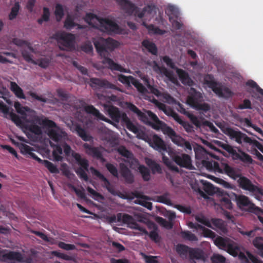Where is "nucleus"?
Here are the masks:
<instances>
[{
    "mask_svg": "<svg viewBox=\"0 0 263 263\" xmlns=\"http://www.w3.org/2000/svg\"><path fill=\"white\" fill-rule=\"evenodd\" d=\"M156 221L161 226H162L163 227H164L167 229H170L172 228L173 226V222L167 221L166 219H165L162 217H157Z\"/></svg>",
    "mask_w": 263,
    "mask_h": 263,
    "instance_id": "nucleus-47",
    "label": "nucleus"
},
{
    "mask_svg": "<svg viewBox=\"0 0 263 263\" xmlns=\"http://www.w3.org/2000/svg\"><path fill=\"white\" fill-rule=\"evenodd\" d=\"M148 226L153 229V231L150 232L149 235L150 238L155 242H158L160 240V237L157 232V229L155 224L153 223H150Z\"/></svg>",
    "mask_w": 263,
    "mask_h": 263,
    "instance_id": "nucleus-44",
    "label": "nucleus"
},
{
    "mask_svg": "<svg viewBox=\"0 0 263 263\" xmlns=\"http://www.w3.org/2000/svg\"><path fill=\"white\" fill-rule=\"evenodd\" d=\"M166 13L170 17H171L173 18V16H178L179 14V11L178 9L173 5H168L166 10Z\"/></svg>",
    "mask_w": 263,
    "mask_h": 263,
    "instance_id": "nucleus-45",
    "label": "nucleus"
},
{
    "mask_svg": "<svg viewBox=\"0 0 263 263\" xmlns=\"http://www.w3.org/2000/svg\"><path fill=\"white\" fill-rule=\"evenodd\" d=\"M200 182L202 185V190L208 195H213L216 193L218 188L215 187L213 184L209 182L200 179Z\"/></svg>",
    "mask_w": 263,
    "mask_h": 263,
    "instance_id": "nucleus-33",
    "label": "nucleus"
},
{
    "mask_svg": "<svg viewBox=\"0 0 263 263\" xmlns=\"http://www.w3.org/2000/svg\"><path fill=\"white\" fill-rule=\"evenodd\" d=\"M74 18L73 15L68 14L64 21V27L67 29H71L75 26H78V29L83 28L82 26L74 22Z\"/></svg>",
    "mask_w": 263,
    "mask_h": 263,
    "instance_id": "nucleus-34",
    "label": "nucleus"
},
{
    "mask_svg": "<svg viewBox=\"0 0 263 263\" xmlns=\"http://www.w3.org/2000/svg\"><path fill=\"white\" fill-rule=\"evenodd\" d=\"M164 216L168 219V221L172 222L176 218V214L174 212L167 211L165 212Z\"/></svg>",
    "mask_w": 263,
    "mask_h": 263,
    "instance_id": "nucleus-64",
    "label": "nucleus"
},
{
    "mask_svg": "<svg viewBox=\"0 0 263 263\" xmlns=\"http://www.w3.org/2000/svg\"><path fill=\"white\" fill-rule=\"evenodd\" d=\"M153 103L160 110H162L166 115L172 117L176 122L182 125L183 121L179 115L175 112L171 108L167 107L165 104L159 102L157 100L153 99Z\"/></svg>",
    "mask_w": 263,
    "mask_h": 263,
    "instance_id": "nucleus-24",
    "label": "nucleus"
},
{
    "mask_svg": "<svg viewBox=\"0 0 263 263\" xmlns=\"http://www.w3.org/2000/svg\"><path fill=\"white\" fill-rule=\"evenodd\" d=\"M251 102L249 99L243 100L242 103L239 104L236 108L239 109H251Z\"/></svg>",
    "mask_w": 263,
    "mask_h": 263,
    "instance_id": "nucleus-56",
    "label": "nucleus"
},
{
    "mask_svg": "<svg viewBox=\"0 0 263 263\" xmlns=\"http://www.w3.org/2000/svg\"><path fill=\"white\" fill-rule=\"evenodd\" d=\"M180 111L181 113L186 115L195 125H197V119L196 117H195L194 115H193L189 112L186 111L184 108H183L182 107L180 108Z\"/></svg>",
    "mask_w": 263,
    "mask_h": 263,
    "instance_id": "nucleus-57",
    "label": "nucleus"
},
{
    "mask_svg": "<svg viewBox=\"0 0 263 263\" xmlns=\"http://www.w3.org/2000/svg\"><path fill=\"white\" fill-rule=\"evenodd\" d=\"M169 155L172 157L174 161L178 165L188 169H192L193 166L191 164V158L187 155L182 154L181 155L174 156L172 152L171 155Z\"/></svg>",
    "mask_w": 263,
    "mask_h": 263,
    "instance_id": "nucleus-26",
    "label": "nucleus"
},
{
    "mask_svg": "<svg viewBox=\"0 0 263 263\" xmlns=\"http://www.w3.org/2000/svg\"><path fill=\"white\" fill-rule=\"evenodd\" d=\"M181 237L184 239L193 241L196 240V236L189 231H182L180 233Z\"/></svg>",
    "mask_w": 263,
    "mask_h": 263,
    "instance_id": "nucleus-51",
    "label": "nucleus"
},
{
    "mask_svg": "<svg viewBox=\"0 0 263 263\" xmlns=\"http://www.w3.org/2000/svg\"><path fill=\"white\" fill-rule=\"evenodd\" d=\"M107 170L115 176H118V171L116 167L111 164L107 163L106 165Z\"/></svg>",
    "mask_w": 263,
    "mask_h": 263,
    "instance_id": "nucleus-63",
    "label": "nucleus"
},
{
    "mask_svg": "<svg viewBox=\"0 0 263 263\" xmlns=\"http://www.w3.org/2000/svg\"><path fill=\"white\" fill-rule=\"evenodd\" d=\"M10 89L18 98L25 99L22 89L15 82H10Z\"/></svg>",
    "mask_w": 263,
    "mask_h": 263,
    "instance_id": "nucleus-35",
    "label": "nucleus"
},
{
    "mask_svg": "<svg viewBox=\"0 0 263 263\" xmlns=\"http://www.w3.org/2000/svg\"><path fill=\"white\" fill-rule=\"evenodd\" d=\"M162 96L164 101L166 103L170 104L175 103V100L170 95L167 93H163Z\"/></svg>",
    "mask_w": 263,
    "mask_h": 263,
    "instance_id": "nucleus-60",
    "label": "nucleus"
},
{
    "mask_svg": "<svg viewBox=\"0 0 263 263\" xmlns=\"http://www.w3.org/2000/svg\"><path fill=\"white\" fill-rule=\"evenodd\" d=\"M27 46V49L29 52V54L28 53L27 50H24L22 51V55L26 61L34 65H38L41 67L44 68L49 66L50 62V59L49 58L44 57L36 60L34 57L35 52L33 49L29 45Z\"/></svg>",
    "mask_w": 263,
    "mask_h": 263,
    "instance_id": "nucleus-18",
    "label": "nucleus"
},
{
    "mask_svg": "<svg viewBox=\"0 0 263 263\" xmlns=\"http://www.w3.org/2000/svg\"><path fill=\"white\" fill-rule=\"evenodd\" d=\"M149 145L154 149L161 153L162 155L163 162L171 170L178 172V168L167 157L164 155V152L171 155V148L166 145L164 141L157 135H154L148 140Z\"/></svg>",
    "mask_w": 263,
    "mask_h": 263,
    "instance_id": "nucleus-10",
    "label": "nucleus"
},
{
    "mask_svg": "<svg viewBox=\"0 0 263 263\" xmlns=\"http://www.w3.org/2000/svg\"><path fill=\"white\" fill-rule=\"evenodd\" d=\"M14 107L21 117L10 112L9 107L3 102H0V112L3 114L4 117L10 118L24 132L28 130L36 135H40L42 134L43 128L46 127L47 135L55 142L62 141L66 137V133L57 127L53 122L37 116L35 112L28 107L22 106L17 101L14 102Z\"/></svg>",
    "mask_w": 263,
    "mask_h": 263,
    "instance_id": "nucleus-1",
    "label": "nucleus"
},
{
    "mask_svg": "<svg viewBox=\"0 0 263 263\" xmlns=\"http://www.w3.org/2000/svg\"><path fill=\"white\" fill-rule=\"evenodd\" d=\"M139 76L144 81L145 85L147 86V88L144 87L132 76L126 77L123 75H119L118 76V80L121 83L128 85L133 84L137 90L142 93L145 94L146 92H151L158 97L161 96V92L157 88L150 85L146 77H142L140 74Z\"/></svg>",
    "mask_w": 263,
    "mask_h": 263,
    "instance_id": "nucleus-11",
    "label": "nucleus"
},
{
    "mask_svg": "<svg viewBox=\"0 0 263 263\" xmlns=\"http://www.w3.org/2000/svg\"><path fill=\"white\" fill-rule=\"evenodd\" d=\"M143 25L145 26L146 28L147 29V30L150 34H163V32L160 29H158L157 27H155L153 25H149L147 26L146 25L145 22L143 23Z\"/></svg>",
    "mask_w": 263,
    "mask_h": 263,
    "instance_id": "nucleus-52",
    "label": "nucleus"
},
{
    "mask_svg": "<svg viewBox=\"0 0 263 263\" xmlns=\"http://www.w3.org/2000/svg\"><path fill=\"white\" fill-rule=\"evenodd\" d=\"M34 233L35 235L39 236L41 238H42L44 240L50 243V244H54V243H56V241L54 239H53L52 238L48 237L47 235H46L45 234H44V233H43L42 232L35 231V232H34Z\"/></svg>",
    "mask_w": 263,
    "mask_h": 263,
    "instance_id": "nucleus-53",
    "label": "nucleus"
},
{
    "mask_svg": "<svg viewBox=\"0 0 263 263\" xmlns=\"http://www.w3.org/2000/svg\"><path fill=\"white\" fill-rule=\"evenodd\" d=\"M220 204L224 209L231 210L233 208L232 203L229 197H222L220 200Z\"/></svg>",
    "mask_w": 263,
    "mask_h": 263,
    "instance_id": "nucleus-50",
    "label": "nucleus"
},
{
    "mask_svg": "<svg viewBox=\"0 0 263 263\" xmlns=\"http://www.w3.org/2000/svg\"><path fill=\"white\" fill-rule=\"evenodd\" d=\"M84 141H88L91 139V137L79 126H76L72 129Z\"/></svg>",
    "mask_w": 263,
    "mask_h": 263,
    "instance_id": "nucleus-37",
    "label": "nucleus"
},
{
    "mask_svg": "<svg viewBox=\"0 0 263 263\" xmlns=\"http://www.w3.org/2000/svg\"><path fill=\"white\" fill-rule=\"evenodd\" d=\"M253 244L261 254L263 251V238L261 237H256L253 241Z\"/></svg>",
    "mask_w": 263,
    "mask_h": 263,
    "instance_id": "nucleus-48",
    "label": "nucleus"
},
{
    "mask_svg": "<svg viewBox=\"0 0 263 263\" xmlns=\"http://www.w3.org/2000/svg\"><path fill=\"white\" fill-rule=\"evenodd\" d=\"M201 97L202 94L198 92V119H201L203 116L206 118L210 117L209 111L211 106L207 103L199 101V99Z\"/></svg>",
    "mask_w": 263,
    "mask_h": 263,
    "instance_id": "nucleus-27",
    "label": "nucleus"
},
{
    "mask_svg": "<svg viewBox=\"0 0 263 263\" xmlns=\"http://www.w3.org/2000/svg\"><path fill=\"white\" fill-rule=\"evenodd\" d=\"M198 222L215 230L221 235L226 234L228 232L227 225L225 221L221 219H209L205 216H198Z\"/></svg>",
    "mask_w": 263,
    "mask_h": 263,
    "instance_id": "nucleus-13",
    "label": "nucleus"
},
{
    "mask_svg": "<svg viewBox=\"0 0 263 263\" xmlns=\"http://www.w3.org/2000/svg\"><path fill=\"white\" fill-rule=\"evenodd\" d=\"M176 73L182 84L189 86H192L193 85V81L191 79L186 72L181 69L177 68Z\"/></svg>",
    "mask_w": 263,
    "mask_h": 263,
    "instance_id": "nucleus-32",
    "label": "nucleus"
},
{
    "mask_svg": "<svg viewBox=\"0 0 263 263\" xmlns=\"http://www.w3.org/2000/svg\"><path fill=\"white\" fill-rule=\"evenodd\" d=\"M85 151L87 154L97 158H101L102 153L103 151L102 148L92 147L89 144L85 143L83 145Z\"/></svg>",
    "mask_w": 263,
    "mask_h": 263,
    "instance_id": "nucleus-31",
    "label": "nucleus"
},
{
    "mask_svg": "<svg viewBox=\"0 0 263 263\" xmlns=\"http://www.w3.org/2000/svg\"><path fill=\"white\" fill-rule=\"evenodd\" d=\"M94 45L101 55L105 56L107 50H112L119 46V43L111 39L99 38L94 41Z\"/></svg>",
    "mask_w": 263,
    "mask_h": 263,
    "instance_id": "nucleus-19",
    "label": "nucleus"
},
{
    "mask_svg": "<svg viewBox=\"0 0 263 263\" xmlns=\"http://www.w3.org/2000/svg\"><path fill=\"white\" fill-rule=\"evenodd\" d=\"M197 99L196 98L193 96H190L188 98L187 100V103L192 107L194 108H197Z\"/></svg>",
    "mask_w": 263,
    "mask_h": 263,
    "instance_id": "nucleus-62",
    "label": "nucleus"
},
{
    "mask_svg": "<svg viewBox=\"0 0 263 263\" xmlns=\"http://www.w3.org/2000/svg\"><path fill=\"white\" fill-rule=\"evenodd\" d=\"M153 69L157 73L165 76L168 81H170L176 85H179V82L175 76L174 75L172 71L167 70L165 67L159 66L155 62L153 65Z\"/></svg>",
    "mask_w": 263,
    "mask_h": 263,
    "instance_id": "nucleus-25",
    "label": "nucleus"
},
{
    "mask_svg": "<svg viewBox=\"0 0 263 263\" xmlns=\"http://www.w3.org/2000/svg\"><path fill=\"white\" fill-rule=\"evenodd\" d=\"M133 202L136 204H140L150 210L152 209V203L150 201L151 198L141 193H136L135 197L133 198Z\"/></svg>",
    "mask_w": 263,
    "mask_h": 263,
    "instance_id": "nucleus-28",
    "label": "nucleus"
},
{
    "mask_svg": "<svg viewBox=\"0 0 263 263\" xmlns=\"http://www.w3.org/2000/svg\"><path fill=\"white\" fill-rule=\"evenodd\" d=\"M60 48L62 50H70L74 48L75 36L73 34L65 32H58L54 35Z\"/></svg>",
    "mask_w": 263,
    "mask_h": 263,
    "instance_id": "nucleus-16",
    "label": "nucleus"
},
{
    "mask_svg": "<svg viewBox=\"0 0 263 263\" xmlns=\"http://www.w3.org/2000/svg\"><path fill=\"white\" fill-rule=\"evenodd\" d=\"M61 169L63 173L68 177H70L71 175H73L72 174L70 173V171L69 170L68 167L66 163H62L61 164Z\"/></svg>",
    "mask_w": 263,
    "mask_h": 263,
    "instance_id": "nucleus-61",
    "label": "nucleus"
},
{
    "mask_svg": "<svg viewBox=\"0 0 263 263\" xmlns=\"http://www.w3.org/2000/svg\"><path fill=\"white\" fill-rule=\"evenodd\" d=\"M156 200L157 202L163 203L168 205H172L168 193H165L164 195L157 196Z\"/></svg>",
    "mask_w": 263,
    "mask_h": 263,
    "instance_id": "nucleus-43",
    "label": "nucleus"
},
{
    "mask_svg": "<svg viewBox=\"0 0 263 263\" xmlns=\"http://www.w3.org/2000/svg\"><path fill=\"white\" fill-rule=\"evenodd\" d=\"M145 163L151 168L153 173L161 172L160 166L154 160L149 158H145Z\"/></svg>",
    "mask_w": 263,
    "mask_h": 263,
    "instance_id": "nucleus-40",
    "label": "nucleus"
},
{
    "mask_svg": "<svg viewBox=\"0 0 263 263\" xmlns=\"http://www.w3.org/2000/svg\"><path fill=\"white\" fill-rule=\"evenodd\" d=\"M58 245L60 248L67 251L72 250L76 249L74 245L71 244H66L63 242H58Z\"/></svg>",
    "mask_w": 263,
    "mask_h": 263,
    "instance_id": "nucleus-58",
    "label": "nucleus"
},
{
    "mask_svg": "<svg viewBox=\"0 0 263 263\" xmlns=\"http://www.w3.org/2000/svg\"><path fill=\"white\" fill-rule=\"evenodd\" d=\"M123 9L129 14L138 16L140 18L148 21L154 17L157 13V9L154 6H148L142 11H139L138 7L127 0H115Z\"/></svg>",
    "mask_w": 263,
    "mask_h": 263,
    "instance_id": "nucleus-9",
    "label": "nucleus"
},
{
    "mask_svg": "<svg viewBox=\"0 0 263 263\" xmlns=\"http://www.w3.org/2000/svg\"><path fill=\"white\" fill-rule=\"evenodd\" d=\"M90 86L95 88H97L99 86H105L107 87H111V85L108 82L100 80L97 79H91L90 82Z\"/></svg>",
    "mask_w": 263,
    "mask_h": 263,
    "instance_id": "nucleus-38",
    "label": "nucleus"
},
{
    "mask_svg": "<svg viewBox=\"0 0 263 263\" xmlns=\"http://www.w3.org/2000/svg\"><path fill=\"white\" fill-rule=\"evenodd\" d=\"M202 165L208 171L224 173L231 178L237 180L239 187L242 190L248 191L255 198L260 200V196H263V189L253 183L247 177L241 176L236 170L227 163L218 162L213 160H202Z\"/></svg>",
    "mask_w": 263,
    "mask_h": 263,
    "instance_id": "nucleus-2",
    "label": "nucleus"
},
{
    "mask_svg": "<svg viewBox=\"0 0 263 263\" xmlns=\"http://www.w3.org/2000/svg\"><path fill=\"white\" fill-rule=\"evenodd\" d=\"M175 249L179 255L183 258L185 257L187 254L189 253L190 262L191 263H196L197 254L195 249L189 248L188 247L181 244L177 245Z\"/></svg>",
    "mask_w": 263,
    "mask_h": 263,
    "instance_id": "nucleus-22",
    "label": "nucleus"
},
{
    "mask_svg": "<svg viewBox=\"0 0 263 263\" xmlns=\"http://www.w3.org/2000/svg\"><path fill=\"white\" fill-rule=\"evenodd\" d=\"M85 21L90 26L98 28L101 31L108 33H119L121 29L113 21L108 18H103L91 13H87Z\"/></svg>",
    "mask_w": 263,
    "mask_h": 263,
    "instance_id": "nucleus-8",
    "label": "nucleus"
},
{
    "mask_svg": "<svg viewBox=\"0 0 263 263\" xmlns=\"http://www.w3.org/2000/svg\"><path fill=\"white\" fill-rule=\"evenodd\" d=\"M0 260L9 263H17L24 261V257L19 252L5 250L0 256Z\"/></svg>",
    "mask_w": 263,
    "mask_h": 263,
    "instance_id": "nucleus-23",
    "label": "nucleus"
},
{
    "mask_svg": "<svg viewBox=\"0 0 263 263\" xmlns=\"http://www.w3.org/2000/svg\"><path fill=\"white\" fill-rule=\"evenodd\" d=\"M102 63L104 66L112 70H118L121 72H127V70L122 66L115 63L111 59L104 57L102 60Z\"/></svg>",
    "mask_w": 263,
    "mask_h": 263,
    "instance_id": "nucleus-29",
    "label": "nucleus"
},
{
    "mask_svg": "<svg viewBox=\"0 0 263 263\" xmlns=\"http://www.w3.org/2000/svg\"><path fill=\"white\" fill-rule=\"evenodd\" d=\"M117 218L118 221H122L128 228L138 230L139 231L138 234L148 235L147 231L137 223L132 216L126 214L119 213L117 215Z\"/></svg>",
    "mask_w": 263,
    "mask_h": 263,
    "instance_id": "nucleus-21",
    "label": "nucleus"
},
{
    "mask_svg": "<svg viewBox=\"0 0 263 263\" xmlns=\"http://www.w3.org/2000/svg\"><path fill=\"white\" fill-rule=\"evenodd\" d=\"M50 16V12L49 10L44 7L43 8V14L42 16V18L38 20V23L39 24H42L43 22H47L49 20Z\"/></svg>",
    "mask_w": 263,
    "mask_h": 263,
    "instance_id": "nucleus-54",
    "label": "nucleus"
},
{
    "mask_svg": "<svg viewBox=\"0 0 263 263\" xmlns=\"http://www.w3.org/2000/svg\"><path fill=\"white\" fill-rule=\"evenodd\" d=\"M90 170L92 174L97 176L101 180V181L103 182L102 185L104 187L106 188V189L111 194H115V191L112 187L111 186L110 183L103 175H102L100 173H99L98 171L93 167H91Z\"/></svg>",
    "mask_w": 263,
    "mask_h": 263,
    "instance_id": "nucleus-30",
    "label": "nucleus"
},
{
    "mask_svg": "<svg viewBox=\"0 0 263 263\" xmlns=\"http://www.w3.org/2000/svg\"><path fill=\"white\" fill-rule=\"evenodd\" d=\"M87 191L91 197L95 200L101 202L104 199V197L101 194L96 192L91 187H88Z\"/></svg>",
    "mask_w": 263,
    "mask_h": 263,
    "instance_id": "nucleus-49",
    "label": "nucleus"
},
{
    "mask_svg": "<svg viewBox=\"0 0 263 263\" xmlns=\"http://www.w3.org/2000/svg\"><path fill=\"white\" fill-rule=\"evenodd\" d=\"M198 230L201 231L202 235L204 237L214 238L216 236L215 233L212 231L199 224Z\"/></svg>",
    "mask_w": 263,
    "mask_h": 263,
    "instance_id": "nucleus-42",
    "label": "nucleus"
},
{
    "mask_svg": "<svg viewBox=\"0 0 263 263\" xmlns=\"http://www.w3.org/2000/svg\"><path fill=\"white\" fill-rule=\"evenodd\" d=\"M203 125V126L208 127L210 130L215 134H217L219 133L218 129L213 125V124L205 120L198 119V128L200 127V125Z\"/></svg>",
    "mask_w": 263,
    "mask_h": 263,
    "instance_id": "nucleus-39",
    "label": "nucleus"
},
{
    "mask_svg": "<svg viewBox=\"0 0 263 263\" xmlns=\"http://www.w3.org/2000/svg\"><path fill=\"white\" fill-rule=\"evenodd\" d=\"M142 255L146 263H158L156 256H147L144 254H142Z\"/></svg>",
    "mask_w": 263,
    "mask_h": 263,
    "instance_id": "nucleus-59",
    "label": "nucleus"
},
{
    "mask_svg": "<svg viewBox=\"0 0 263 263\" xmlns=\"http://www.w3.org/2000/svg\"><path fill=\"white\" fill-rule=\"evenodd\" d=\"M211 259L212 263H225L226 262L225 257L220 254H214Z\"/></svg>",
    "mask_w": 263,
    "mask_h": 263,
    "instance_id": "nucleus-55",
    "label": "nucleus"
},
{
    "mask_svg": "<svg viewBox=\"0 0 263 263\" xmlns=\"http://www.w3.org/2000/svg\"><path fill=\"white\" fill-rule=\"evenodd\" d=\"M204 83L219 97H230L233 95L232 91L228 87H223L221 83L215 81L213 77L211 75L206 76L204 79Z\"/></svg>",
    "mask_w": 263,
    "mask_h": 263,
    "instance_id": "nucleus-14",
    "label": "nucleus"
},
{
    "mask_svg": "<svg viewBox=\"0 0 263 263\" xmlns=\"http://www.w3.org/2000/svg\"><path fill=\"white\" fill-rule=\"evenodd\" d=\"M16 144L19 147L22 154L30 155L34 159L43 164L51 173H58L59 172V170L53 163L47 160H42L36 156L34 154L32 153V148L29 146L22 143H17Z\"/></svg>",
    "mask_w": 263,
    "mask_h": 263,
    "instance_id": "nucleus-17",
    "label": "nucleus"
},
{
    "mask_svg": "<svg viewBox=\"0 0 263 263\" xmlns=\"http://www.w3.org/2000/svg\"><path fill=\"white\" fill-rule=\"evenodd\" d=\"M117 151L124 157L123 162L120 163V167L122 175L127 181L132 182L133 181V176L126 165L127 163L129 164L132 169L138 170L144 180L147 181L150 179L151 175L149 170L144 166L140 165L138 160L124 146L119 147Z\"/></svg>",
    "mask_w": 263,
    "mask_h": 263,
    "instance_id": "nucleus-5",
    "label": "nucleus"
},
{
    "mask_svg": "<svg viewBox=\"0 0 263 263\" xmlns=\"http://www.w3.org/2000/svg\"><path fill=\"white\" fill-rule=\"evenodd\" d=\"M237 204L240 209L255 215H259L263 213V210L255 205L247 196L239 195L236 197Z\"/></svg>",
    "mask_w": 263,
    "mask_h": 263,
    "instance_id": "nucleus-15",
    "label": "nucleus"
},
{
    "mask_svg": "<svg viewBox=\"0 0 263 263\" xmlns=\"http://www.w3.org/2000/svg\"><path fill=\"white\" fill-rule=\"evenodd\" d=\"M226 134L229 136L230 139L235 140L239 144L245 143L249 144L257 147L260 151H263V145L255 139H252L246 134L238 130H235L232 128H227Z\"/></svg>",
    "mask_w": 263,
    "mask_h": 263,
    "instance_id": "nucleus-12",
    "label": "nucleus"
},
{
    "mask_svg": "<svg viewBox=\"0 0 263 263\" xmlns=\"http://www.w3.org/2000/svg\"><path fill=\"white\" fill-rule=\"evenodd\" d=\"M66 8L60 4H57L55 6L54 15L57 21H60L62 20L64 15V12L66 11Z\"/></svg>",
    "mask_w": 263,
    "mask_h": 263,
    "instance_id": "nucleus-41",
    "label": "nucleus"
},
{
    "mask_svg": "<svg viewBox=\"0 0 263 263\" xmlns=\"http://www.w3.org/2000/svg\"><path fill=\"white\" fill-rule=\"evenodd\" d=\"M15 3L14 5L11 9V11L8 15V18L10 20H13L17 16L21 6L20 5L19 0H14Z\"/></svg>",
    "mask_w": 263,
    "mask_h": 263,
    "instance_id": "nucleus-36",
    "label": "nucleus"
},
{
    "mask_svg": "<svg viewBox=\"0 0 263 263\" xmlns=\"http://www.w3.org/2000/svg\"><path fill=\"white\" fill-rule=\"evenodd\" d=\"M129 109L135 112L139 119L145 124L150 125L154 129L161 130L164 134L167 135L172 142L176 145L184 147L186 151L192 150L190 143L184 140L180 136L177 135L175 132L165 123L160 121L158 117L151 111L141 112L135 105L130 104Z\"/></svg>",
    "mask_w": 263,
    "mask_h": 263,
    "instance_id": "nucleus-3",
    "label": "nucleus"
},
{
    "mask_svg": "<svg viewBox=\"0 0 263 263\" xmlns=\"http://www.w3.org/2000/svg\"><path fill=\"white\" fill-rule=\"evenodd\" d=\"M221 147L231 155L233 159L239 160L241 161L248 164H252L253 159L251 157L244 152L239 150V153L231 146L226 143H222Z\"/></svg>",
    "mask_w": 263,
    "mask_h": 263,
    "instance_id": "nucleus-20",
    "label": "nucleus"
},
{
    "mask_svg": "<svg viewBox=\"0 0 263 263\" xmlns=\"http://www.w3.org/2000/svg\"><path fill=\"white\" fill-rule=\"evenodd\" d=\"M103 106L105 112L114 121L115 123H113L110 120L104 117L98 110L92 106H85L84 109L86 112L92 114L98 119L112 124L115 126H116L117 124L119 123L120 119H121L126 127L129 130L136 134L138 138L143 139L148 142V140L149 138H148L146 135L142 130L138 128L130 121L125 114L121 112L117 108L114 106L105 104H104Z\"/></svg>",
    "mask_w": 263,
    "mask_h": 263,
    "instance_id": "nucleus-4",
    "label": "nucleus"
},
{
    "mask_svg": "<svg viewBox=\"0 0 263 263\" xmlns=\"http://www.w3.org/2000/svg\"><path fill=\"white\" fill-rule=\"evenodd\" d=\"M50 144L53 147V156L57 161H61L63 159L62 150L63 149L65 155L68 157H73L80 165V167L76 170L77 175L80 178L83 179L85 181L88 180V177L86 173V171H88V162L87 160L82 158L79 154L74 152L70 147L66 143L62 145V147L59 145H54L52 142H50Z\"/></svg>",
    "mask_w": 263,
    "mask_h": 263,
    "instance_id": "nucleus-7",
    "label": "nucleus"
},
{
    "mask_svg": "<svg viewBox=\"0 0 263 263\" xmlns=\"http://www.w3.org/2000/svg\"><path fill=\"white\" fill-rule=\"evenodd\" d=\"M142 44L152 53L155 54L157 53V48L154 43L149 41L145 40L143 42Z\"/></svg>",
    "mask_w": 263,
    "mask_h": 263,
    "instance_id": "nucleus-46",
    "label": "nucleus"
},
{
    "mask_svg": "<svg viewBox=\"0 0 263 263\" xmlns=\"http://www.w3.org/2000/svg\"><path fill=\"white\" fill-rule=\"evenodd\" d=\"M214 244L219 249L226 250L234 257L238 256L239 259L245 263H263V261L257 257L253 255L250 252L247 251V256L240 251V248L234 241L228 238L217 236L214 239Z\"/></svg>",
    "mask_w": 263,
    "mask_h": 263,
    "instance_id": "nucleus-6",
    "label": "nucleus"
}]
</instances>
